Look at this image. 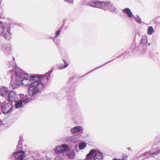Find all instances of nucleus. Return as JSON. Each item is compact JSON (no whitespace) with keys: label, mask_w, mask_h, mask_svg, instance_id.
<instances>
[{"label":"nucleus","mask_w":160,"mask_h":160,"mask_svg":"<svg viewBox=\"0 0 160 160\" xmlns=\"http://www.w3.org/2000/svg\"><path fill=\"white\" fill-rule=\"evenodd\" d=\"M50 75L48 72L44 75H34L35 81L29 88L31 95H34L43 89L44 85L48 82Z\"/></svg>","instance_id":"nucleus-1"},{"label":"nucleus","mask_w":160,"mask_h":160,"mask_svg":"<svg viewBox=\"0 0 160 160\" xmlns=\"http://www.w3.org/2000/svg\"><path fill=\"white\" fill-rule=\"evenodd\" d=\"M12 61H8L9 67L13 68V70L11 69L9 71L11 73V82L12 83V88L15 89L18 88L20 85V68L16 65L14 62V58L12 57Z\"/></svg>","instance_id":"nucleus-2"},{"label":"nucleus","mask_w":160,"mask_h":160,"mask_svg":"<svg viewBox=\"0 0 160 160\" xmlns=\"http://www.w3.org/2000/svg\"><path fill=\"white\" fill-rule=\"evenodd\" d=\"M22 85L28 87V92L29 95L32 96L33 95H31L29 93V88L31 86L32 84L34 82V75H32L30 77L28 75L23 73H21V79Z\"/></svg>","instance_id":"nucleus-3"},{"label":"nucleus","mask_w":160,"mask_h":160,"mask_svg":"<svg viewBox=\"0 0 160 160\" xmlns=\"http://www.w3.org/2000/svg\"><path fill=\"white\" fill-rule=\"evenodd\" d=\"M11 28V26L9 25L4 26L2 24L0 25V34H2L6 39H10L12 38V35L10 32Z\"/></svg>","instance_id":"nucleus-4"},{"label":"nucleus","mask_w":160,"mask_h":160,"mask_svg":"<svg viewBox=\"0 0 160 160\" xmlns=\"http://www.w3.org/2000/svg\"><path fill=\"white\" fill-rule=\"evenodd\" d=\"M16 93L15 92L11 91H10L8 97V102L12 103L13 105H14L15 108H20V100H19L17 102L15 100V97Z\"/></svg>","instance_id":"nucleus-5"},{"label":"nucleus","mask_w":160,"mask_h":160,"mask_svg":"<svg viewBox=\"0 0 160 160\" xmlns=\"http://www.w3.org/2000/svg\"><path fill=\"white\" fill-rule=\"evenodd\" d=\"M13 105L12 103L8 102V101H6L2 103L1 105V109L4 114H6L12 110Z\"/></svg>","instance_id":"nucleus-6"},{"label":"nucleus","mask_w":160,"mask_h":160,"mask_svg":"<svg viewBox=\"0 0 160 160\" xmlns=\"http://www.w3.org/2000/svg\"><path fill=\"white\" fill-rule=\"evenodd\" d=\"M89 4L90 6L95 8H102L108 5V2L103 1H91Z\"/></svg>","instance_id":"nucleus-7"},{"label":"nucleus","mask_w":160,"mask_h":160,"mask_svg":"<svg viewBox=\"0 0 160 160\" xmlns=\"http://www.w3.org/2000/svg\"><path fill=\"white\" fill-rule=\"evenodd\" d=\"M69 150V147L68 145L62 144L57 146L54 148L55 153H61Z\"/></svg>","instance_id":"nucleus-8"},{"label":"nucleus","mask_w":160,"mask_h":160,"mask_svg":"<svg viewBox=\"0 0 160 160\" xmlns=\"http://www.w3.org/2000/svg\"><path fill=\"white\" fill-rule=\"evenodd\" d=\"M83 130V129L82 127L79 126L75 127L71 129V132L73 133H75L78 132H81L82 133Z\"/></svg>","instance_id":"nucleus-9"},{"label":"nucleus","mask_w":160,"mask_h":160,"mask_svg":"<svg viewBox=\"0 0 160 160\" xmlns=\"http://www.w3.org/2000/svg\"><path fill=\"white\" fill-rule=\"evenodd\" d=\"M11 158H15V160H20V150L13 152L11 157Z\"/></svg>","instance_id":"nucleus-10"},{"label":"nucleus","mask_w":160,"mask_h":160,"mask_svg":"<svg viewBox=\"0 0 160 160\" xmlns=\"http://www.w3.org/2000/svg\"><path fill=\"white\" fill-rule=\"evenodd\" d=\"M96 152V150L92 149L86 155V158L84 160H93L92 159V155Z\"/></svg>","instance_id":"nucleus-11"},{"label":"nucleus","mask_w":160,"mask_h":160,"mask_svg":"<svg viewBox=\"0 0 160 160\" xmlns=\"http://www.w3.org/2000/svg\"><path fill=\"white\" fill-rule=\"evenodd\" d=\"M11 47L9 44H2L0 46V48L5 51H8L11 49Z\"/></svg>","instance_id":"nucleus-12"},{"label":"nucleus","mask_w":160,"mask_h":160,"mask_svg":"<svg viewBox=\"0 0 160 160\" xmlns=\"http://www.w3.org/2000/svg\"><path fill=\"white\" fill-rule=\"evenodd\" d=\"M8 92V89L7 88L3 87L0 88V95L5 97Z\"/></svg>","instance_id":"nucleus-13"},{"label":"nucleus","mask_w":160,"mask_h":160,"mask_svg":"<svg viewBox=\"0 0 160 160\" xmlns=\"http://www.w3.org/2000/svg\"><path fill=\"white\" fill-rule=\"evenodd\" d=\"M123 12H124L126 13L128 17L129 18H131L133 17V15L131 11L128 8H126L122 10Z\"/></svg>","instance_id":"nucleus-14"},{"label":"nucleus","mask_w":160,"mask_h":160,"mask_svg":"<svg viewBox=\"0 0 160 160\" xmlns=\"http://www.w3.org/2000/svg\"><path fill=\"white\" fill-rule=\"evenodd\" d=\"M67 154L69 158H73L75 157V153L73 150H69Z\"/></svg>","instance_id":"nucleus-15"},{"label":"nucleus","mask_w":160,"mask_h":160,"mask_svg":"<svg viewBox=\"0 0 160 160\" xmlns=\"http://www.w3.org/2000/svg\"><path fill=\"white\" fill-rule=\"evenodd\" d=\"M103 158L101 152H98L95 156L94 160H101Z\"/></svg>","instance_id":"nucleus-16"},{"label":"nucleus","mask_w":160,"mask_h":160,"mask_svg":"<svg viewBox=\"0 0 160 160\" xmlns=\"http://www.w3.org/2000/svg\"><path fill=\"white\" fill-rule=\"evenodd\" d=\"M154 31L153 28L152 26H149L148 28V33L149 35H151Z\"/></svg>","instance_id":"nucleus-17"},{"label":"nucleus","mask_w":160,"mask_h":160,"mask_svg":"<svg viewBox=\"0 0 160 160\" xmlns=\"http://www.w3.org/2000/svg\"><path fill=\"white\" fill-rule=\"evenodd\" d=\"M86 146V144L85 143H81L79 145V148L80 149H82L85 148Z\"/></svg>","instance_id":"nucleus-18"},{"label":"nucleus","mask_w":160,"mask_h":160,"mask_svg":"<svg viewBox=\"0 0 160 160\" xmlns=\"http://www.w3.org/2000/svg\"><path fill=\"white\" fill-rule=\"evenodd\" d=\"M28 102V99H26L24 100H21V107L22 106L23 104H26Z\"/></svg>","instance_id":"nucleus-19"},{"label":"nucleus","mask_w":160,"mask_h":160,"mask_svg":"<svg viewBox=\"0 0 160 160\" xmlns=\"http://www.w3.org/2000/svg\"><path fill=\"white\" fill-rule=\"evenodd\" d=\"M25 156V152L23 151H21V160H23V157Z\"/></svg>","instance_id":"nucleus-20"},{"label":"nucleus","mask_w":160,"mask_h":160,"mask_svg":"<svg viewBox=\"0 0 160 160\" xmlns=\"http://www.w3.org/2000/svg\"><path fill=\"white\" fill-rule=\"evenodd\" d=\"M63 61L64 62L65 65L63 67H62L61 66L59 68L60 69H62L64 68H66V67H67L68 66V64L67 63V62L65 60H63Z\"/></svg>","instance_id":"nucleus-21"},{"label":"nucleus","mask_w":160,"mask_h":160,"mask_svg":"<svg viewBox=\"0 0 160 160\" xmlns=\"http://www.w3.org/2000/svg\"><path fill=\"white\" fill-rule=\"evenodd\" d=\"M141 42L143 44H145L147 43V39L145 38H142Z\"/></svg>","instance_id":"nucleus-22"},{"label":"nucleus","mask_w":160,"mask_h":160,"mask_svg":"<svg viewBox=\"0 0 160 160\" xmlns=\"http://www.w3.org/2000/svg\"><path fill=\"white\" fill-rule=\"evenodd\" d=\"M61 32V30H58V31H57L56 32V33H55V34H56L55 37H57L58 36V35H59Z\"/></svg>","instance_id":"nucleus-23"},{"label":"nucleus","mask_w":160,"mask_h":160,"mask_svg":"<svg viewBox=\"0 0 160 160\" xmlns=\"http://www.w3.org/2000/svg\"><path fill=\"white\" fill-rule=\"evenodd\" d=\"M158 153H160V150L156 152H154L152 154V155L153 156L155 155H157Z\"/></svg>","instance_id":"nucleus-24"},{"label":"nucleus","mask_w":160,"mask_h":160,"mask_svg":"<svg viewBox=\"0 0 160 160\" xmlns=\"http://www.w3.org/2000/svg\"><path fill=\"white\" fill-rule=\"evenodd\" d=\"M65 1L69 2L70 3H72L73 2V0H64Z\"/></svg>","instance_id":"nucleus-25"},{"label":"nucleus","mask_w":160,"mask_h":160,"mask_svg":"<svg viewBox=\"0 0 160 160\" xmlns=\"http://www.w3.org/2000/svg\"><path fill=\"white\" fill-rule=\"evenodd\" d=\"M20 139L18 140V144L17 145V147L18 148H20Z\"/></svg>","instance_id":"nucleus-26"},{"label":"nucleus","mask_w":160,"mask_h":160,"mask_svg":"<svg viewBox=\"0 0 160 160\" xmlns=\"http://www.w3.org/2000/svg\"><path fill=\"white\" fill-rule=\"evenodd\" d=\"M136 20V21L139 23H141V20L140 19H137Z\"/></svg>","instance_id":"nucleus-27"},{"label":"nucleus","mask_w":160,"mask_h":160,"mask_svg":"<svg viewBox=\"0 0 160 160\" xmlns=\"http://www.w3.org/2000/svg\"><path fill=\"white\" fill-rule=\"evenodd\" d=\"M113 160H124V159H113Z\"/></svg>","instance_id":"nucleus-28"},{"label":"nucleus","mask_w":160,"mask_h":160,"mask_svg":"<svg viewBox=\"0 0 160 160\" xmlns=\"http://www.w3.org/2000/svg\"><path fill=\"white\" fill-rule=\"evenodd\" d=\"M2 23V22H0V23Z\"/></svg>","instance_id":"nucleus-29"},{"label":"nucleus","mask_w":160,"mask_h":160,"mask_svg":"<svg viewBox=\"0 0 160 160\" xmlns=\"http://www.w3.org/2000/svg\"><path fill=\"white\" fill-rule=\"evenodd\" d=\"M128 149H130V148H129Z\"/></svg>","instance_id":"nucleus-30"},{"label":"nucleus","mask_w":160,"mask_h":160,"mask_svg":"<svg viewBox=\"0 0 160 160\" xmlns=\"http://www.w3.org/2000/svg\"><path fill=\"white\" fill-rule=\"evenodd\" d=\"M128 149H130V148H129Z\"/></svg>","instance_id":"nucleus-31"}]
</instances>
